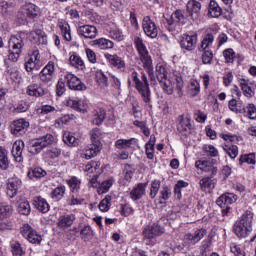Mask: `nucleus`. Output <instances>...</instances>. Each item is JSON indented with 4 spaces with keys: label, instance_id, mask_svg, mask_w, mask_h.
Masks as SVG:
<instances>
[{
    "label": "nucleus",
    "instance_id": "obj_48",
    "mask_svg": "<svg viewBox=\"0 0 256 256\" xmlns=\"http://www.w3.org/2000/svg\"><path fill=\"white\" fill-rule=\"evenodd\" d=\"M17 212L20 213V215H29L31 213V205L29 204V201L23 200L18 202Z\"/></svg>",
    "mask_w": 256,
    "mask_h": 256
},
{
    "label": "nucleus",
    "instance_id": "obj_51",
    "mask_svg": "<svg viewBox=\"0 0 256 256\" xmlns=\"http://www.w3.org/2000/svg\"><path fill=\"white\" fill-rule=\"evenodd\" d=\"M156 77L159 82L167 79V67L165 64L158 63L156 65Z\"/></svg>",
    "mask_w": 256,
    "mask_h": 256
},
{
    "label": "nucleus",
    "instance_id": "obj_31",
    "mask_svg": "<svg viewBox=\"0 0 256 256\" xmlns=\"http://www.w3.org/2000/svg\"><path fill=\"white\" fill-rule=\"evenodd\" d=\"M33 205L35 209L40 211V213H49V209H51V206H49L47 200L41 196H37L34 198Z\"/></svg>",
    "mask_w": 256,
    "mask_h": 256
},
{
    "label": "nucleus",
    "instance_id": "obj_23",
    "mask_svg": "<svg viewBox=\"0 0 256 256\" xmlns=\"http://www.w3.org/2000/svg\"><path fill=\"white\" fill-rule=\"evenodd\" d=\"M26 95H29V97H43V95H47V90L37 83H32L27 86Z\"/></svg>",
    "mask_w": 256,
    "mask_h": 256
},
{
    "label": "nucleus",
    "instance_id": "obj_22",
    "mask_svg": "<svg viewBox=\"0 0 256 256\" xmlns=\"http://www.w3.org/2000/svg\"><path fill=\"white\" fill-rule=\"evenodd\" d=\"M30 41H34L38 45H47V34L41 29L31 31L28 35Z\"/></svg>",
    "mask_w": 256,
    "mask_h": 256
},
{
    "label": "nucleus",
    "instance_id": "obj_32",
    "mask_svg": "<svg viewBox=\"0 0 256 256\" xmlns=\"http://www.w3.org/2000/svg\"><path fill=\"white\" fill-rule=\"evenodd\" d=\"M207 234V230L205 229H198L193 234L188 233L185 235V240L189 241L192 245H195V243H199V241L202 240L203 237Z\"/></svg>",
    "mask_w": 256,
    "mask_h": 256
},
{
    "label": "nucleus",
    "instance_id": "obj_42",
    "mask_svg": "<svg viewBox=\"0 0 256 256\" xmlns=\"http://www.w3.org/2000/svg\"><path fill=\"white\" fill-rule=\"evenodd\" d=\"M160 87H162V91L166 93V95H173V91H175V83L173 80L166 78L164 80H160Z\"/></svg>",
    "mask_w": 256,
    "mask_h": 256
},
{
    "label": "nucleus",
    "instance_id": "obj_27",
    "mask_svg": "<svg viewBox=\"0 0 256 256\" xmlns=\"http://www.w3.org/2000/svg\"><path fill=\"white\" fill-rule=\"evenodd\" d=\"M137 143L136 138H130V139H118L115 141V147L119 151H127L129 149L133 148V145Z\"/></svg>",
    "mask_w": 256,
    "mask_h": 256
},
{
    "label": "nucleus",
    "instance_id": "obj_8",
    "mask_svg": "<svg viewBox=\"0 0 256 256\" xmlns=\"http://www.w3.org/2000/svg\"><path fill=\"white\" fill-rule=\"evenodd\" d=\"M39 79L45 85L51 83L55 79V62L49 61L47 65L40 71Z\"/></svg>",
    "mask_w": 256,
    "mask_h": 256
},
{
    "label": "nucleus",
    "instance_id": "obj_34",
    "mask_svg": "<svg viewBox=\"0 0 256 256\" xmlns=\"http://www.w3.org/2000/svg\"><path fill=\"white\" fill-rule=\"evenodd\" d=\"M58 27L64 41L71 43V41H73V36H71V26L69 25V23L60 21L58 22Z\"/></svg>",
    "mask_w": 256,
    "mask_h": 256
},
{
    "label": "nucleus",
    "instance_id": "obj_36",
    "mask_svg": "<svg viewBox=\"0 0 256 256\" xmlns=\"http://www.w3.org/2000/svg\"><path fill=\"white\" fill-rule=\"evenodd\" d=\"M187 11L192 19H197L201 13V4L197 0H190L187 3Z\"/></svg>",
    "mask_w": 256,
    "mask_h": 256
},
{
    "label": "nucleus",
    "instance_id": "obj_39",
    "mask_svg": "<svg viewBox=\"0 0 256 256\" xmlns=\"http://www.w3.org/2000/svg\"><path fill=\"white\" fill-rule=\"evenodd\" d=\"M113 183H115V178L113 177L107 178L102 183H99L97 190L98 195L109 193V190L113 187Z\"/></svg>",
    "mask_w": 256,
    "mask_h": 256
},
{
    "label": "nucleus",
    "instance_id": "obj_5",
    "mask_svg": "<svg viewBox=\"0 0 256 256\" xmlns=\"http://www.w3.org/2000/svg\"><path fill=\"white\" fill-rule=\"evenodd\" d=\"M185 23V14H183V10H176L170 16V19L166 20V28L171 33L176 31L179 33L181 31V24Z\"/></svg>",
    "mask_w": 256,
    "mask_h": 256
},
{
    "label": "nucleus",
    "instance_id": "obj_1",
    "mask_svg": "<svg viewBox=\"0 0 256 256\" xmlns=\"http://www.w3.org/2000/svg\"><path fill=\"white\" fill-rule=\"evenodd\" d=\"M255 214L251 210H246L239 217L233 226V231L238 239H247L253 233V217Z\"/></svg>",
    "mask_w": 256,
    "mask_h": 256
},
{
    "label": "nucleus",
    "instance_id": "obj_33",
    "mask_svg": "<svg viewBox=\"0 0 256 256\" xmlns=\"http://www.w3.org/2000/svg\"><path fill=\"white\" fill-rule=\"evenodd\" d=\"M235 201H237V195L234 193H225L216 200V204L219 207H225V205H232Z\"/></svg>",
    "mask_w": 256,
    "mask_h": 256
},
{
    "label": "nucleus",
    "instance_id": "obj_25",
    "mask_svg": "<svg viewBox=\"0 0 256 256\" xmlns=\"http://www.w3.org/2000/svg\"><path fill=\"white\" fill-rule=\"evenodd\" d=\"M147 190V183H138L131 191H130V199L132 201H139V199L143 198Z\"/></svg>",
    "mask_w": 256,
    "mask_h": 256
},
{
    "label": "nucleus",
    "instance_id": "obj_29",
    "mask_svg": "<svg viewBox=\"0 0 256 256\" xmlns=\"http://www.w3.org/2000/svg\"><path fill=\"white\" fill-rule=\"evenodd\" d=\"M177 131L185 137L191 135V120L189 118L181 117L180 122L177 125Z\"/></svg>",
    "mask_w": 256,
    "mask_h": 256
},
{
    "label": "nucleus",
    "instance_id": "obj_41",
    "mask_svg": "<svg viewBox=\"0 0 256 256\" xmlns=\"http://www.w3.org/2000/svg\"><path fill=\"white\" fill-rule=\"evenodd\" d=\"M66 183L69 186L70 193H79V190L81 189V179L76 176H72L69 180H66Z\"/></svg>",
    "mask_w": 256,
    "mask_h": 256
},
{
    "label": "nucleus",
    "instance_id": "obj_54",
    "mask_svg": "<svg viewBox=\"0 0 256 256\" xmlns=\"http://www.w3.org/2000/svg\"><path fill=\"white\" fill-rule=\"evenodd\" d=\"M189 93L191 97H197L201 93V84L197 80H191L189 85Z\"/></svg>",
    "mask_w": 256,
    "mask_h": 256
},
{
    "label": "nucleus",
    "instance_id": "obj_15",
    "mask_svg": "<svg viewBox=\"0 0 256 256\" xmlns=\"http://www.w3.org/2000/svg\"><path fill=\"white\" fill-rule=\"evenodd\" d=\"M105 59L108 61L110 67H113L114 69H118L119 71H125V60L123 58L119 57L117 54H104Z\"/></svg>",
    "mask_w": 256,
    "mask_h": 256
},
{
    "label": "nucleus",
    "instance_id": "obj_3",
    "mask_svg": "<svg viewBox=\"0 0 256 256\" xmlns=\"http://www.w3.org/2000/svg\"><path fill=\"white\" fill-rule=\"evenodd\" d=\"M25 42L21 36H11L8 41V60L17 63L21 53H23Z\"/></svg>",
    "mask_w": 256,
    "mask_h": 256
},
{
    "label": "nucleus",
    "instance_id": "obj_45",
    "mask_svg": "<svg viewBox=\"0 0 256 256\" xmlns=\"http://www.w3.org/2000/svg\"><path fill=\"white\" fill-rule=\"evenodd\" d=\"M65 191V186H57L50 194L51 199H54V201H61V199H63V197L65 196Z\"/></svg>",
    "mask_w": 256,
    "mask_h": 256
},
{
    "label": "nucleus",
    "instance_id": "obj_20",
    "mask_svg": "<svg viewBox=\"0 0 256 256\" xmlns=\"http://www.w3.org/2000/svg\"><path fill=\"white\" fill-rule=\"evenodd\" d=\"M99 151H101V146H99V142H97L96 144H89L88 146H86L82 152L80 153V157L81 159H93V157H97V153H99Z\"/></svg>",
    "mask_w": 256,
    "mask_h": 256
},
{
    "label": "nucleus",
    "instance_id": "obj_21",
    "mask_svg": "<svg viewBox=\"0 0 256 256\" xmlns=\"http://www.w3.org/2000/svg\"><path fill=\"white\" fill-rule=\"evenodd\" d=\"M200 189L204 193H213V189H215V186L217 185V179H214L211 176H204L200 182Z\"/></svg>",
    "mask_w": 256,
    "mask_h": 256
},
{
    "label": "nucleus",
    "instance_id": "obj_59",
    "mask_svg": "<svg viewBox=\"0 0 256 256\" xmlns=\"http://www.w3.org/2000/svg\"><path fill=\"white\" fill-rule=\"evenodd\" d=\"M202 149L204 153H206V155H208L209 157L219 156V150H217V148H215V146L211 144H205Z\"/></svg>",
    "mask_w": 256,
    "mask_h": 256
},
{
    "label": "nucleus",
    "instance_id": "obj_4",
    "mask_svg": "<svg viewBox=\"0 0 256 256\" xmlns=\"http://www.w3.org/2000/svg\"><path fill=\"white\" fill-rule=\"evenodd\" d=\"M55 143V137L51 134H46L42 137L33 139L29 142L28 151L31 155H39L49 145Z\"/></svg>",
    "mask_w": 256,
    "mask_h": 256
},
{
    "label": "nucleus",
    "instance_id": "obj_44",
    "mask_svg": "<svg viewBox=\"0 0 256 256\" xmlns=\"http://www.w3.org/2000/svg\"><path fill=\"white\" fill-rule=\"evenodd\" d=\"M0 169H9V152L4 147H0Z\"/></svg>",
    "mask_w": 256,
    "mask_h": 256
},
{
    "label": "nucleus",
    "instance_id": "obj_7",
    "mask_svg": "<svg viewBox=\"0 0 256 256\" xmlns=\"http://www.w3.org/2000/svg\"><path fill=\"white\" fill-rule=\"evenodd\" d=\"M21 235L24 239H27L29 243H32V245H39L41 241H43V238L29 224H25L21 228Z\"/></svg>",
    "mask_w": 256,
    "mask_h": 256
},
{
    "label": "nucleus",
    "instance_id": "obj_9",
    "mask_svg": "<svg viewBox=\"0 0 256 256\" xmlns=\"http://www.w3.org/2000/svg\"><path fill=\"white\" fill-rule=\"evenodd\" d=\"M142 29L147 37H150V39H157V35H159V28H157L155 22L151 20V17L145 16L143 18Z\"/></svg>",
    "mask_w": 256,
    "mask_h": 256
},
{
    "label": "nucleus",
    "instance_id": "obj_62",
    "mask_svg": "<svg viewBox=\"0 0 256 256\" xmlns=\"http://www.w3.org/2000/svg\"><path fill=\"white\" fill-rule=\"evenodd\" d=\"M109 38L113 39L114 41L121 42L123 39H125V35H123V32L119 29H114L109 32Z\"/></svg>",
    "mask_w": 256,
    "mask_h": 256
},
{
    "label": "nucleus",
    "instance_id": "obj_56",
    "mask_svg": "<svg viewBox=\"0 0 256 256\" xmlns=\"http://www.w3.org/2000/svg\"><path fill=\"white\" fill-rule=\"evenodd\" d=\"M223 149L231 159H235L239 155V148L235 145L225 144Z\"/></svg>",
    "mask_w": 256,
    "mask_h": 256
},
{
    "label": "nucleus",
    "instance_id": "obj_57",
    "mask_svg": "<svg viewBox=\"0 0 256 256\" xmlns=\"http://www.w3.org/2000/svg\"><path fill=\"white\" fill-rule=\"evenodd\" d=\"M80 235L83 241H91L93 239V229L91 226H84L80 231Z\"/></svg>",
    "mask_w": 256,
    "mask_h": 256
},
{
    "label": "nucleus",
    "instance_id": "obj_37",
    "mask_svg": "<svg viewBox=\"0 0 256 256\" xmlns=\"http://www.w3.org/2000/svg\"><path fill=\"white\" fill-rule=\"evenodd\" d=\"M228 108L233 113H245V104L242 102L241 99H231L228 102Z\"/></svg>",
    "mask_w": 256,
    "mask_h": 256
},
{
    "label": "nucleus",
    "instance_id": "obj_13",
    "mask_svg": "<svg viewBox=\"0 0 256 256\" xmlns=\"http://www.w3.org/2000/svg\"><path fill=\"white\" fill-rule=\"evenodd\" d=\"M239 85L244 97L251 99L255 95L256 83L251 82L249 79L241 78L239 79Z\"/></svg>",
    "mask_w": 256,
    "mask_h": 256
},
{
    "label": "nucleus",
    "instance_id": "obj_38",
    "mask_svg": "<svg viewBox=\"0 0 256 256\" xmlns=\"http://www.w3.org/2000/svg\"><path fill=\"white\" fill-rule=\"evenodd\" d=\"M92 45L102 50L113 49L115 47V43H113V41L107 38H99V39L93 40Z\"/></svg>",
    "mask_w": 256,
    "mask_h": 256
},
{
    "label": "nucleus",
    "instance_id": "obj_47",
    "mask_svg": "<svg viewBox=\"0 0 256 256\" xmlns=\"http://www.w3.org/2000/svg\"><path fill=\"white\" fill-rule=\"evenodd\" d=\"M45 175H47V172L40 167L31 168L28 171L29 179H41V177H45Z\"/></svg>",
    "mask_w": 256,
    "mask_h": 256
},
{
    "label": "nucleus",
    "instance_id": "obj_35",
    "mask_svg": "<svg viewBox=\"0 0 256 256\" xmlns=\"http://www.w3.org/2000/svg\"><path fill=\"white\" fill-rule=\"evenodd\" d=\"M39 59H40L39 50H34L32 52V54L30 55V58L25 63V69L28 73H31V71H33V69H35V67L39 63Z\"/></svg>",
    "mask_w": 256,
    "mask_h": 256
},
{
    "label": "nucleus",
    "instance_id": "obj_24",
    "mask_svg": "<svg viewBox=\"0 0 256 256\" xmlns=\"http://www.w3.org/2000/svg\"><path fill=\"white\" fill-rule=\"evenodd\" d=\"M23 149H25V142L16 140L12 146V155L17 163L23 161Z\"/></svg>",
    "mask_w": 256,
    "mask_h": 256
},
{
    "label": "nucleus",
    "instance_id": "obj_19",
    "mask_svg": "<svg viewBox=\"0 0 256 256\" xmlns=\"http://www.w3.org/2000/svg\"><path fill=\"white\" fill-rule=\"evenodd\" d=\"M4 65L6 66L5 77L7 81H11L12 83H20L21 81V72L17 69L13 68L9 61L4 60Z\"/></svg>",
    "mask_w": 256,
    "mask_h": 256
},
{
    "label": "nucleus",
    "instance_id": "obj_11",
    "mask_svg": "<svg viewBox=\"0 0 256 256\" xmlns=\"http://www.w3.org/2000/svg\"><path fill=\"white\" fill-rule=\"evenodd\" d=\"M23 182L21 178L14 176L8 179L7 181V195L10 199H13L19 193V189H21Z\"/></svg>",
    "mask_w": 256,
    "mask_h": 256
},
{
    "label": "nucleus",
    "instance_id": "obj_28",
    "mask_svg": "<svg viewBox=\"0 0 256 256\" xmlns=\"http://www.w3.org/2000/svg\"><path fill=\"white\" fill-rule=\"evenodd\" d=\"M22 12L24 13V15H26V17H30V19H35V17H37L39 13H41V9L33 3H26L22 7Z\"/></svg>",
    "mask_w": 256,
    "mask_h": 256
},
{
    "label": "nucleus",
    "instance_id": "obj_60",
    "mask_svg": "<svg viewBox=\"0 0 256 256\" xmlns=\"http://www.w3.org/2000/svg\"><path fill=\"white\" fill-rule=\"evenodd\" d=\"M135 125V127H138L139 129H141L143 135H145V137H149V135H151V130L149 129V127L147 126V123L145 121H139L136 120L133 123Z\"/></svg>",
    "mask_w": 256,
    "mask_h": 256
},
{
    "label": "nucleus",
    "instance_id": "obj_58",
    "mask_svg": "<svg viewBox=\"0 0 256 256\" xmlns=\"http://www.w3.org/2000/svg\"><path fill=\"white\" fill-rule=\"evenodd\" d=\"M159 189H161V181L153 180L151 182L150 194H149L151 199H155V197H157V193H159Z\"/></svg>",
    "mask_w": 256,
    "mask_h": 256
},
{
    "label": "nucleus",
    "instance_id": "obj_64",
    "mask_svg": "<svg viewBox=\"0 0 256 256\" xmlns=\"http://www.w3.org/2000/svg\"><path fill=\"white\" fill-rule=\"evenodd\" d=\"M246 117L249 119H256V107L255 104L250 103L245 107Z\"/></svg>",
    "mask_w": 256,
    "mask_h": 256
},
{
    "label": "nucleus",
    "instance_id": "obj_43",
    "mask_svg": "<svg viewBox=\"0 0 256 256\" xmlns=\"http://www.w3.org/2000/svg\"><path fill=\"white\" fill-rule=\"evenodd\" d=\"M215 41V36H213L212 33H208L206 34L201 42V50H211V48L213 47V43Z\"/></svg>",
    "mask_w": 256,
    "mask_h": 256
},
{
    "label": "nucleus",
    "instance_id": "obj_12",
    "mask_svg": "<svg viewBox=\"0 0 256 256\" xmlns=\"http://www.w3.org/2000/svg\"><path fill=\"white\" fill-rule=\"evenodd\" d=\"M10 129H11L12 135H16L17 137H19V135H25V133L27 132V129H29V121L23 118L15 120L11 124Z\"/></svg>",
    "mask_w": 256,
    "mask_h": 256
},
{
    "label": "nucleus",
    "instance_id": "obj_18",
    "mask_svg": "<svg viewBox=\"0 0 256 256\" xmlns=\"http://www.w3.org/2000/svg\"><path fill=\"white\" fill-rule=\"evenodd\" d=\"M66 105L80 113H87V109H89V104L86 100H79L77 98H68L66 100Z\"/></svg>",
    "mask_w": 256,
    "mask_h": 256
},
{
    "label": "nucleus",
    "instance_id": "obj_63",
    "mask_svg": "<svg viewBox=\"0 0 256 256\" xmlns=\"http://www.w3.org/2000/svg\"><path fill=\"white\" fill-rule=\"evenodd\" d=\"M202 63L204 65H211V61H213V51L211 50H202Z\"/></svg>",
    "mask_w": 256,
    "mask_h": 256
},
{
    "label": "nucleus",
    "instance_id": "obj_53",
    "mask_svg": "<svg viewBox=\"0 0 256 256\" xmlns=\"http://www.w3.org/2000/svg\"><path fill=\"white\" fill-rule=\"evenodd\" d=\"M186 187H189V183L183 180H179L175 186H174V195L176 199H181L182 194L181 191L182 189H185Z\"/></svg>",
    "mask_w": 256,
    "mask_h": 256
},
{
    "label": "nucleus",
    "instance_id": "obj_14",
    "mask_svg": "<svg viewBox=\"0 0 256 256\" xmlns=\"http://www.w3.org/2000/svg\"><path fill=\"white\" fill-rule=\"evenodd\" d=\"M65 80L67 81L69 89H72L73 91H85L87 89L85 84L72 73H67L65 75Z\"/></svg>",
    "mask_w": 256,
    "mask_h": 256
},
{
    "label": "nucleus",
    "instance_id": "obj_61",
    "mask_svg": "<svg viewBox=\"0 0 256 256\" xmlns=\"http://www.w3.org/2000/svg\"><path fill=\"white\" fill-rule=\"evenodd\" d=\"M95 79L99 85L102 87H107V77L105 76V73L103 70H97L95 73Z\"/></svg>",
    "mask_w": 256,
    "mask_h": 256
},
{
    "label": "nucleus",
    "instance_id": "obj_16",
    "mask_svg": "<svg viewBox=\"0 0 256 256\" xmlns=\"http://www.w3.org/2000/svg\"><path fill=\"white\" fill-rule=\"evenodd\" d=\"M77 33L79 37H84V39H95V37H97L98 30L94 25L86 24L79 26Z\"/></svg>",
    "mask_w": 256,
    "mask_h": 256
},
{
    "label": "nucleus",
    "instance_id": "obj_49",
    "mask_svg": "<svg viewBox=\"0 0 256 256\" xmlns=\"http://www.w3.org/2000/svg\"><path fill=\"white\" fill-rule=\"evenodd\" d=\"M103 133H101V129L99 128H94L90 131V137H91V143L93 145H97L98 147H101V137Z\"/></svg>",
    "mask_w": 256,
    "mask_h": 256
},
{
    "label": "nucleus",
    "instance_id": "obj_46",
    "mask_svg": "<svg viewBox=\"0 0 256 256\" xmlns=\"http://www.w3.org/2000/svg\"><path fill=\"white\" fill-rule=\"evenodd\" d=\"M13 213V206L7 203H0V220L7 219Z\"/></svg>",
    "mask_w": 256,
    "mask_h": 256
},
{
    "label": "nucleus",
    "instance_id": "obj_2",
    "mask_svg": "<svg viewBox=\"0 0 256 256\" xmlns=\"http://www.w3.org/2000/svg\"><path fill=\"white\" fill-rule=\"evenodd\" d=\"M129 85L134 84L135 89L141 95L142 101L144 103H151V89L149 88V80L147 75L143 72L141 73V79H139V73L137 71H132L128 80Z\"/></svg>",
    "mask_w": 256,
    "mask_h": 256
},
{
    "label": "nucleus",
    "instance_id": "obj_55",
    "mask_svg": "<svg viewBox=\"0 0 256 256\" xmlns=\"http://www.w3.org/2000/svg\"><path fill=\"white\" fill-rule=\"evenodd\" d=\"M69 62L72 67H76V69H79V67H85V63L83 62V59L80 58L79 55L72 53L69 57Z\"/></svg>",
    "mask_w": 256,
    "mask_h": 256
},
{
    "label": "nucleus",
    "instance_id": "obj_40",
    "mask_svg": "<svg viewBox=\"0 0 256 256\" xmlns=\"http://www.w3.org/2000/svg\"><path fill=\"white\" fill-rule=\"evenodd\" d=\"M223 13V9L221 8V6H219V4L217 3V1L212 0L209 3V7H208V15H210V17H221Z\"/></svg>",
    "mask_w": 256,
    "mask_h": 256
},
{
    "label": "nucleus",
    "instance_id": "obj_10",
    "mask_svg": "<svg viewBox=\"0 0 256 256\" xmlns=\"http://www.w3.org/2000/svg\"><path fill=\"white\" fill-rule=\"evenodd\" d=\"M165 233V229L157 223L149 224L143 230L144 239H155V237H161Z\"/></svg>",
    "mask_w": 256,
    "mask_h": 256
},
{
    "label": "nucleus",
    "instance_id": "obj_30",
    "mask_svg": "<svg viewBox=\"0 0 256 256\" xmlns=\"http://www.w3.org/2000/svg\"><path fill=\"white\" fill-rule=\"evenodd\" d=\"M107 118V112L103 108H96L92 111V123L93 125H103V122Z\"/></svg>",
    "mask_w": 256,
    "mask_h": 256
},
{
    "label": "nucleus",
    "instance_id": "obj_26",
    "mask_svg": "<svg viewBox=\"0 0 256 256\" xmlns=\"http://www.w3.org/2000/svg\"><path fill=\"white\" fill-rule=\"evenodd\" d=\"M75 219H77L75 214L62 215L58 219V227L65 231V229H69L75 223Z\"/></svg>",
    "mask_w": 256,
    "mask_h": 256
},
{
    "label": "nucleus",
    "instance_id": "obj_17",
    "mask_svg": "<svg viewBox=\"0 0 256 256\" xmlns=\"http://www.w3.org/2000/svg\"><path fill=\"white\" fill-rule=\"evenodd\" d=\"M180 47L186 51H193L197 47V34H183Z\"/></svg>",
    "mask_w": 256,
    "mask_h": 256
},
{
    "label": "nucleus",
    "instance_id": "obj_52",
    "mask_svg": "<svg viewBox=\"0 0 256 256\" xmlns=\"http://www.w3.org/2000/svg\"><path fill=\"white\" fill-rule=\"evenodd\" d=\"M11 251L13 256H25V252L23 251V247L19 241H11L10 242Z\"/></svg>",
    "mask_w": 256,
    "mask_h": 256
},
{
    "label": "nucleus",
    "instance_id": "obj_50",
    "mask_svg": "<svg viewBox=\"0 0 256 256\" xmlns=\"http://www.w3.org/2000/svg\"><path fill=\"white\" fill-rule=\"evenodd\" d=\"M63 141L66 145H69V147H77V145H79V139L75 138L71 132H64Z\"/></svg>",
    "mask_w": 256,
    "mask_h": 256
},
{
    "label": "nucleus",
    "instance_id": "obj_6",
    "mask_svg": "<svg viewBox=\"0 0 256 256\" xmlns=\"http://www.w3.org/2000/svg\"><path fill=\"white\" fill-rule=\"evenodd\" d=\"M134 45L137 49V52L139 54V59L142 62L143 67L150 68L151 65H153V60L149 55V50H147V46H145V43H143V39L136 37L134 39Z\"/></svg>",
    "mask_w": 256,
    "mask_h": 256
}]
</instances>
